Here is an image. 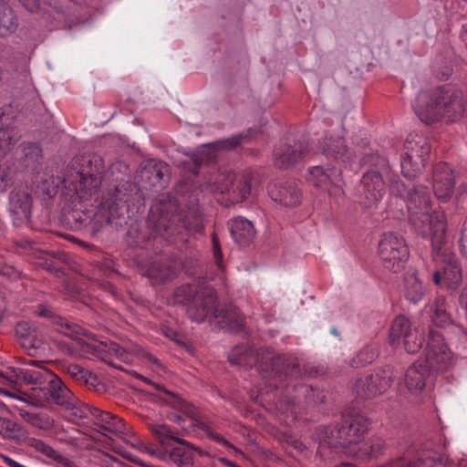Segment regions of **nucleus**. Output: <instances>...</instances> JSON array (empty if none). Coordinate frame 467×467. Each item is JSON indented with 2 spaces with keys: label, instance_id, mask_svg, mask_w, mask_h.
Wrapping results in <instances>:
<instances>
[{
  "label": "nucleus",
  "instance_id": "f3484780",
  "mask_svg": "<svg viewBox=\"0 0 467 467\" xmlns=\"http://www.w3.org/2000/svg\"><path fill=\"white\" fill-rule=\"evenodd\" d=\"M269 194L273 201L285 207H295L302 201V191L296 182H275L269 186Z\"/></svg>",
  "mask_w": 467,
  "mask_h": 467
},
{
  "label": "nucleus",
  "instance_id": "ddd939ff",
  "mask_svg": "<svg viewBox=\"0 0 467 467\" xmlns=\"http://www.w3.org/2000/svg\"><path fill=\"white\" fill-rule=\"evenodd\" d=\"M394 369L390 365L374 368L371 373L356 380L354 391L361 399H373L385 393L392 385Z\"/></svg>",
  "mask_w": 467,
  "mask_h": 467
},
{
  "label": "nucleus",
  "instance_id": "c9c22d12",
  "mask_svg": "<svg viewBox=\"0 0 467 467\" xmlns=\"http://www.w3.org/2000/svg\"><path fill=\"white\" fill-rule=\"evenodd\" d=\"M170 175V167L163 161L155 162L153 165L144 168L141 176L147 177L152 186L161 185Z\"/></svg>",
  "mask_w": 467,
  "mask_h": 467
},
{
  "label": "nucleus",
  "instance_id": "7c9ffc66",
  "mask_svg": "<svg viewBox=\"0 0 467 467\" xmlns=\"http://www.w3.org/2000/svg\"><path fill=\"white\" fill-rule=\"evenodd\" d=\"M19 416L31 426L47 431L53 428L55 420L46 412H35L25 408H17Z\"/></svg>",
  "mask_w": 467,
  "mask_h": 467
},
{
  "label": "nucleus",
  "instance_id": "9d476101",
  "mask_svg": "<svg viewBox=\"0 0 467 467\" xmlns=\"http://www.w3.org/2000/svg\"><path fill=\"white\" fill-rule=\"evenodd\" d=\"M378 254L383 266L393 273H399L404 268L410 255L404 238L392 232L382 234L378 245Z\"/></svg>",
  "mask_w": 467,
  "mask_h": 467
},
{
  "label": "nucleus",
  "instance_id": "b1692460",
  "mask_svg": "<svg viewBox=\"0 0 467 467\" xmlns=\"http://www.w3.org/2000/svg\"><path fill=\"white\" fill-rule=\"evenodd\" d=\"M10 210L16 219L28 221L31 214L32 197L24 189H15L10 192Z\"/></svg>",
  "mask_w": 467,
  "mask_h": 467
},
{
  "label": "nucleus",
  "instance_id": "603ef678",
  "mask_svg": "<svg viewBox=\"0 0 467 467\" xmlns=\"http://www.w3.org/2000/svg\"><path fill=\"white\" fill-rule=\"evenodd\" d=\"M212 241H213V252L215 263L219 267H222L223 253H222L219 238L217 237V235L215 234H213Z\"/></svg>",
  "mask_w": 467,
  "mask_h": 467
},
{
  "label": "nucleus",
  "instance_id": "c03bdc74",
  "mask_svg": "<svg viewBox=\"0 0 467 467\" xmlns=\"http://www.w3.org/2000/svg\"><path fill=\"white\" fill-rule=\"evenodd\" d=\"M401 342L408 353L414 354L421 348L424 338L422 334L415 328L409 333Z\"/></svg>",
  "mask_w": 467,
  "mask_h": 467
},
{
  "label": "nucleus",
  "instance_id": "c85d7f7f",
  "mask_svg": "<svg viewBox=\"0 0 467 467\" xmlns=\"http://www.w3.org/2000/svg\"><path fill=\"white\" fill-rule=\"evenodd\" d=\"M214 318L218 320L222 328H227L233 332H239L244 327L245 318L234 306H228L217 311Z\"/></svg>",
  "mask_w": 467,
  "mask_h": 467
},
{
  "label": "nucleus",
  "instance_id": "a18cd8bd",
  "mask_svg": "<svg viewBox=\"0 0 467 467\" xmlns=\"http://www.w3.org/2000/svg\"><path fill=\"white\" fill-rule=\"evenodd\" d=\"M66 409L70 410L72 411V414L77 418L90 419L91 420H93L95 412H97L96 407L83 403L80 400H78L76 397L73 405Z\"/></svg>",
  "mask_w": 467,
  "mask_h": 467
},
{
  "label": "nucleus",
  "instance_id": "423d86ee",
  "mask_svg": "<svg viewBox=\"0 0 467 467\" xmlns=\"http://www.w3.org/2000/svg\"><path fill=\"white\" fill-rule=\"evenodd\" d=\"M409 219L415 230L423 237L434 235L433 243L439 244L446 232L443 216L432 212L431 196L429 188L422 184H413L407 194Z\"/></svg>",
  "mask_w": 467,
  "mask_h": 467
},
{
  "label": "nucleus",
  "instance_id": "cd10ccee",
  "mask_svg": "<svg viewBox=\"0 0 467 467\" xmlns=\"http://www.w3.org/2000/svg\"><path fill=\"white\" fill-rule=\"evenodd\" d=\"M92 421L101 431L114 435H120L126 431L125 422L121 418L109 411L101 410L99 408H97V412H95Z\"/></svg>",
  "mask_w": 467,
  "mask_h": 467
},
{
  "label": "nucleus",
  "instance_id": "3c124183",
  "mask_svg": "<svg viewBox=\"0 0 467 467\" xmlns=\"http://www.w3.org/2000/svg\"><path fill=\"white\" fill-rule=\"evenodd\" d=\"M88 370L78 364H69L67 372L76 380H83Z\"/></svg>",
  "mask_w": 467,
  "mask_h": 467
},
{
  "label": "nucleus",
  "instance_id": "0eeeda50",
  "mask_svg": "<svg viewBox=\"0 0 467 467\" xmlns=\"http://www.w3.org/2000/svg\"><path fill=\"white\" fill-rule=\"evenodd\" d=\"M369 425V420L363 415L345 417L340 423L323 429L320 445L345 448L350 444L358 443L363 439Z\"/></svg>",
  "mask_w": 467,
  "mask_h": 467
},
{
  "label": "nucleus",
  "instance_id": "bb28decb",
  "mask_svg": "<svg viewBox=\"0 0 467 467\" xmlns=\"http://www.w3.org/2000/svg\"><path fill=\"white\" fill-rule=\"evenodd\" d=\"M20 149L19 163L26 170L36 171L43 160V150L40 145L36 142H22Z\"/></svg>",
  "mask_w": 467,
  "mask_h": 467
},
{
  "label": "nucleus",
  "instance_id": "9b49d317",
  "mask_svg": "<svg viewBox=\"0 0 467 467\" xmlns=\"http://www.w3.org/2000/svg\"><path fill=\"white\" fill-rule=\"evenodd\" d=\"M252 174L249 171L242 173H220L210 185L213 192L227 195L230 203L244 201L251 193Z\"/></svg>",
  "mask_w": 467,
  "mask_h": 467
},
{
  "label": "nucleus",
  "instance_id": "864d4df0",
  "mask_svg": "<svg viewBox=\"0 0 467 467\" xmlns=\"http://www.w3.org/2000/svg\"><path fill=\"white\" fill-rule=\"evenodd\" d=\"M173 409L176 410L177 411H179L180 413L170 412V413H168L167 418L171 421L177 423L180 426H182L183 429H185V425L183 423L186 421V419H188L190 421H191V419L189 417H187L182 410H180L176 408H173Z\"/></svg>",
  "mask_w": 467,
  "mask_h": 467
},
{
  "label": "nucleus",
  "instance_id": "72a5a7b5",
  "mask_svg": "<svg viewBox=\"0 0 467 467\" xmlns=\"http://www.w3.org/2000/svg\"><path fill=\"white\" fill-rule=\"evenodd\" d=\"M404 295L409 301L414 304L422 299L424 287L416 274L408 273L404 276Z\"/></svg>",
  "mask_w": 467,
  "mask_h": 467
},
{
  "label": "nucleus",
  "instance_id": "f8f14e48",
  "mask_svg": "<svg viewBox=\"0 0 467 467\" xmlns=\"http://www.w3.org/2000/svg\"><path fill=\"white\" fill-rule=\"evenodd\" d=\"M429 238L431 244L433 259L440 261L442 265L444 285L449 289L455 290L462 281V269L459 259L451 251L450 245L445 239V233L442 234L441 242L437 244L433 243L434 235Z\"/></svg>",
  "mask_w": 467,
  "mask_h": 467
},
{
  "label": "nucleus",
  "instance_id": "473e14b6",
  "mask_svg": "<svg viewBox=\"0 0 467 467\" xmlns=\"http://www.w3.org/2000/svg\"><path fill=\"white\" fill-rule=\"evenodd\" d=\"M431 321L440 327H444L451 323V317L447 312L446 301L443 296H437L428 310Z\"/></svg>",
  "mask_w": 467,
  "mask_h": 467
},
{
  "label": "nucleus",
  "instance_id": "1a4fd4ad",
  "mask_svg": "<svg viewBox=\"0 0 467 467\" xmlns=\"http://www.w3.org/2000/svg\"><path fill=\"white\" fill-rule=\"evenodd\" d=\"M404 150L400 161L401 172L405 178L412 180L425 166L431 148L427 138L414 133L408 136Z\"/></svg>",
  "mask_w": 467,
  "mask_h": 467
},
{
  "label": "nucleus",
  "instance_id": "79ce46f5",
  "mask_svg": "<svg viewBox=\"0 0 467 467\" xmlns=\"http://www.w3.org/2000/svg\"><path fill=\"white\" fill-rule=\"evenodd\" d=\"M389 182V192L391 194L401 198L405 202L407 201V194L410 193L412 186L406 185L401 180H400L399 176L396 174H390L387 176Z\"/></svg>",
  "mask_w": 467,
  "mask_h": 467
},
{
  "label": "nucleus",
  "instance_id": "39448f33",
  "mask_svg": "<svg viewBox=\"0 0 467 467\" xmlns=\"http://www.w3.org/2000/svg\"><path fill=\"white\" fill-rule=\"evenodd\" d=\"M147 226L150 234L168 243L187 242L191 232L202 230V226L189 221L185 212L179 209L175 200H160L150 207Z\"/></svg>",
  "mask_w": 467,
  "mask_h": 467
},
{
  "label": "nucleus",
  "instance_id": "58836bf2",
  "mask_svg": "<svg viewBox=\"0 0 467 467\" xmlns=\"http://www.w3.org/2000/svg\"><path fill=\"white\" fill-rule=\"evenodd\" d=\"M389 467H446L441 461L433 458L418 459L411 462L407 458H399L391 462Z\"/></svg>",
  "mask_w": 467,
  "mask_h": 467
},
{
  "label": "nucleus",
  "instance_id": "20e7f679",
  "mask_svg": "<svg viewBox=\"0 0 467 467\" xmlns=\"http://www.w3.org/2000/svg\"><path fill=\"white\" fill-rule=\"evenodd\" d=\"M135 192L136 186L130 182L109 187L103 192L100 203L92 216L88 213L75 210L68 214L67 220L75 222L76 226L88 227L90 234L96 236L104 226L121 223L117 220L124 218L128 211L127 203Z\"/></svg>",
  "mask_w": 467,
  "mask_h": 467
},
{
  "label": "nucleus",
  "instance_id": "6ab92c4d",
  "mask_svg": "<svg viewBox=\"0 0 467 467\" xmlns=\"http://www.w3.org/2000/svg\"><path fill=\"white\" fill-rule=\"evenodd\" d=\"M170 400H171L170 402L172 403L176 409L182 410L187 417L191 419V427H196L203 431L209 438L217 441L218 443L236 450L234 445H232L227 440H225L220 434L213 432L206 423L201 420L197 410L192 404L185 400H179L172 396L170 398Z\"/></svg>",
  "mask_w": 467,
  "mask_h": 467
},
{
  "label": "nucleus",
  "instance_id": "4468645a",
  "mask_svg": "<svg viewBox=\"0 0 467 467\" xmlns=\"http://www.w3.org/2000/svg\"><path fill=\"white\" fill-rule=\"evenodd\" d=\"M431 371H444L451 368L453 362L451 352L443 341L441 334L430 329L428 335L425 360L422 361Z\"/></svg>",
  "mask_w": 467,
  "mask_h": 467
},
{
  "label": "nucleus",
  "instance_id": "13d9d810",
  "mask_svg": "<svg viewBox=\"0 0 467 467\" xmlns=\"http://www.w3.org/2000/svg\"><path fill=\"white\" fill-rule=\"evenodd\" d=\"M15 244H16V246L21 247L24 250L32 249L34 246L33 242L28 241V240H24V239L16 240V241H15Z\"/></svg>",
  "mask_w": 467,
  "mask_h": 467
},
{
  "label": "nucleus",
  "instance_id": "4be33fe9",
  "mask_svg": "<svg viewBox=\"0 0 467 467\" xmlns=\"http://www.w3.org/2000/svg\"><path fill=\"white\" fill-rule=\"evenodd\" d=\"M322 151L327 159L342 162L349 161L355 156L354 151L348 148L344 138L340 136H326L322 141Z\"/></svg>",
  "mask_w": 467,
  "mask_h": 467
},
{
  "label": "nucleus",
  "instance_id": "680f3d73",
  "mask_svg": "<svg viewBox=\"0 0 467 467\" xmlns=\"http://www.w3.org/2000/svg\"><path fill=\"white\" fill-rule=\"evenodd\" d=\"M5 309H6V303H5V296L0 294V322L3 319Z\"/></svg>",
  "mask_w": 467,
  "mask_h": 467
},
{
  "label": "nucleus",
  "instance_id": "dca6fc26",
  "mask_svg": "<svg viewBox=\"0 0 467 467\" xmlns=\"http://www.w3.org/2000/svg\"><path fill=\"white\" fill-rule=\"evenodd\" d=\"M433 191L438 200L447 202L451 197L455 176L451 167L445 163L436 164L433 170Z\"/></svg>",
  "mask_w": 467,
  "mask_h": 467
},
{
  "label": "nucleus",
  "instance_id": "8fccbe9b",
  "mask_svg": "<svg viewBox=\"0 0 467 467\" xmlns=\"http://www.w3.org/2000/svg\"><path fill=\"white\" fill-rule=\"evenodd\" d=\"M13 179V170L6 162L0 161V192L6 190Z\"/></svg>",
  "mask_w": 467,
  "mask_h": 467
},
{
  "label": "nucleus",
  "instance_id": "338daca9",
  "mask_svg": "<svg viewBox=\"0 0 467 467\" xmlns=\"http://www.w3.org/2000/svg\"><path fill=\"white\" fill-rule=\"evenodd\" d=\"M7 413H10V410L3 401L0 400V414H7Z\"/></svg>",
  "mask_w": 467,
  "mask_h": 467
},
{
  "label": "nucleus",
  "instance_id": "052dcab7",
  "mask_svg": "<svg viewBox=\"0 0 467 467\" xmlns=\"http://www.w3.org/2000/svg\"><path fill=\"white\" fill-rule=\"evenodd\" d=\"M433 281L436 285H444L443 273L441 274L440 271H435L433 273Z\"/></svg>",
  "mask_w": 467,
  "mask_h": 467
},
{
  "label": "nucleus",
  "instance_id": "a211bd4d",
  "mask_svg": "<svg viewBox=\"0 0 467 467\" xmlns=\"http://www.w3.org/2000/svg\"><path fill=\"white\" fill-rule=\"evenodd\" d=\"M306 145L301 141L294 144L280 143L274 151L275 165L280 169H287L305 157Z\"/></svg>",
  "mask_w": 467,
  "mask_h": 467
},
{
  "label": "nucleus",
  "instance_id": "09e8293b",
  "mask_svg": "<svg viewBox=\"0 0 467 467\" xmlns=\"http://www.w3.org/2000/svg\"><path fill=\"white\" fill-rule=\"evenodd\" d=\"M250 136H252V130L227 138L220 141V144L222 148L230 150L240 145L244 140H246Z\"/></svg>",
  "mask_w": 467,
  "mask_h": 467
},
{
  "label": "nucleus",
  "instance_id": "a19ab883",
  "mask_svg": "<svg viewBox=\"0 0 467 467\" xmlns=\"http://www.w3.org/2000/svg\"><path fill=\"white\" fill-rule=\"evenodd\" d=\"M57 324L60 325L62 328H65V331H63V333L66 336L77 340L82 348H86V349L89 348V345L84 343L79 338V336L87 335V331L84 328H82L81 327H79L78 325H77L75 323H70L68 320L62 318V317H59Z\"/></svg>",
  "mask_w": 467,
  "mask_h": 467
},
{
  "label": "nucleus",
  "instance_id": "6e6d98bb",
  "mask_svg": "<svg viewBox=\"0 0 467 467\" xmlns=\"http://www.w3.org/2000/svg\"><path fill=\"white\" fill-rule=\"evenodd\" d=\"M83 381L85 382V384L92 386L94 388H97L99 385L98 377L92 374L90 371H88Z\"/></svg>",
  "mask_w": 467,
  "mask_h": 467
},
{
  "label": "nucleus",
  "instance_id": "c756f323",
  "mask_svg": "<svg viewBox=\"0 0 467 467\" xmlns=\"http://www.w3.org/2000/svg\"><path fill=\"white\" fill-rule=\"evenodd\" d=\"M337 171L336 168L325 170L323 166H314L308 170L306 182L317 189L327 190Z\"/></svg>",
  "mask_w": 467,
  "mask_h": 467
},
{
  "label": "nucleus",
  "instance_id": "2f4dec72",
  "mask_svg": "<svg viewBox=\"0 0 467 467\" xmlns=\"http://www.w3.org/2000/svg\"><path fill=\"white\" fill-rule=\"evenodd\" d=\"M411 325L405 316H398L392 322L389 330V343L392 347L397 348L409 333H410Z\"/></svg>",
  "mask_w": 467,
  "mask_h": 467
},
{
  "label": "nucleus",
  "instance_id": "bf43d9fd",
  "mask_svg": "<svg viewBox=\"0 0 467 467\" xmlns=\"http://www.w3.org/2000/svg\"><path fill=\"white\" fill-rule=\"evenodd\" d=\"M109 350L116 354L118 357H122L125 350L117 343L111 342L109 345Z\"/></svg>",
  "mask_w": 467,
  "mask_h": 467
},
{
  "label": "nucleus",
  "instance_id": "774afa93",
  "mask_svg": "<svg viewBox=\"0 0 467 467\" xmlns=\"http://www.w3.org/2000/svg\"><path fill=\"white\" fill-rule=\"evenodd\" d=\"M38 315H39L40 317H50V315H51V311H50V310H48V309H47V308H43V309H41V310L38 312Z\"/></svg>",
  "mask_w": 467,
  "mask_h": 467
},
{
  "label": "nucleus",
  "instance_id": "aec40b11",
  "mask_svg": "<svg viewBox=\"0 0 467 467\" xmlns=\"http://www.w3.org/2000/svg\"><path fill=\"white\" fill-rule=\"evenodd\" d=\"M15 334L30 356H33L42 344L37 326L34 322L25 320L17 322L15 326Z\"/></svg>",
  "mask_w": 467,
  "mask_h": 467
},
{
  "label": "nucleus",
  "instance_id": "f03ea898",
  "mask_svg": "<svg viewBox=\"0 0 467 467\" xmlns=\"http://www.w3.org/2000/svg\"><path fill=\"white\" fill-rule=\"evenodd\" d=\"M8 378L16 383L35 385L27 402L37 408L53 403L69 408L75 401V395L62 379L39 362L30 359L21 367H11Z\"/></svg>",
  "mask_w": 467,
  "mask_h": 467
},
{
  "label": "nucleus",
  "instance_id": "412c9836",
  "mask_svg": "<svg viewBox=\"0 0 467 467\" xmlns=\"http://www.w3.org/2000/svg\"><path fill=\"white\" fill-rule=\"evenodd\" d=\"M176 442L168 452L170 462L177 467H193L195 452L202 455V451L183 439H176Z\"/></svg>",
  "mask_w": 467,
  "mask_h": 467
},
{
  "label": "nucleus",
  "instance_id": "4c0bfd02",
  "mask_svg": "<svg viewBox=\"0 0 467 467\" xmlns=\"http://www.w3.org/2000/svg\"><path fill=\"white\" fill-rule=\"evenodd\" d=\"M149 275L156 281L166 282L175 276V268L167 262H153L149 268Z\"/></svg>",
  "mask_w": 467,
  "mask_h": 467
},
{
  "label": "nucleus",
  "instance_id": "a878e982",
  "mask_svg": "<svg viewBox=\"0 0 467 467\" xmlns=\"http://www.w3.org/2000/svg\"><path fill=\"white\" fill-rule=\"evenodd\" d=\"M228 225L233 239L240 245L249 244L255 236L256 232L253 223L244 217L230 220Z\"/></svg>",
  "mask_w": 467,
  "mask_h": 467
},
{
  "label": "nucleus",
  "instance_id": "0e129e2a",
  "mask_svg": "<svg viewBox=\"0 0 467 467\" xmlns=\"http://www.w3.org/2000/svg\"><path fill=\"white\" fill-rule=\"evenodd\" d=\"M457 192H458L459 195L467 193V183H465V182L461 183L457 189Z\"/></svg>",
  "mask_w": 467,
  "mask_h": 467
},
{
  "label": "nucleus",
  "instance_id": "69168bd1",
  "mask_svg": "<svg viewBox=\"0 0 467 467\" xmlns=\"http://www.w3.org/2000/svg\"><path fill=\"white\" fill-rule=\"evenodd\" d=\"M220 462H222L223 465L225 466H228V467H235V463L229 461L228 459L226 458H220L219 459Z\"/></svg>",
  "mask_w": 467,
  "mask_h": 467
},
{
  "label": "nucleus",
  "instance_id": "5fc2aeb1",
  "mask_svg": "<svg viewBox=\"0 0 467 467\" xmlns=\"http://www.w3.org/2000/svg\"><path fill=\"white\" fill-rule=\"evenodd\" d=\"M26 10L29 12H36L40 7L39 0H18Z\"/></svg>",
  "mask_w": 467,
  "mask_h": 467
},
{
  "label": "nucleus",
  "instance_id": "e2e57ef3",
  "mask_svg": "<svg viewBox=\"0 0 467 467\" xmlns=\"http://www.w3.org/2000/svg\"><path fill=\"white\" fill-rule=\"evenodd\" d=\"M192 161L194 163L195 169H198L202 163V158L197 154H194L192 156Z\"/></svg>",
  "mask_w": 467,
  "mask_h": 467
},
{
  "label": "nucleus",
  "instance_id": "37998d69",
  "mask_svg": "<svg viewBox=\"0 0 467 467\" xmlns=\"http://www.w3.org/2000/svg\"><path fill=\"white\" fill-rule=\"evenodd\" d=\"M378 357V350L373 346H366L359 350L352 360L353 367H364L372 363Z\"/></svg>",
  "mask_w": 467,
  "mask_h": 467
},
{
  "label": "nucleus",
  "instance_id": "f704fd0d",
  "mask_svg": "<svg viewBox=\"0 0 467 467\" xmlns=\"http://www.w3.org/2000/svg\"><path fill=\"white\" fill-rule=\"evenodd\" d=\"M26 431L24 428L5 417V414H0V436L4 439L20 441L26 437Z\"/></svg>",
  "mask_w": 467,
  "mask_h": 467
},
{
  "label": "nucleus",
  "instance_id": "f257e3e1",
  "mask_svg": "<svg viewBox=\"0 0 467 467\" xmlns=\"http://www.w3.org/2000/svg\"><path fill=\"white\" fill-rule=\"evenodd\" d=\"M257 370L270 389H284V399L288 405L306 403L311 406L325 402L323 391L294 382L302 375V370L299 359L293 354L265 356L258 362Z\"/></svg>",
  "mask_w": 467,
  "mask_h": 467
},
{
  "label": "nucleus",
  "instance_id": "5701e85b",
  "mask_svg": "<svg viewBox=\"0 0 467 467\" xmlns=\"http://www.w3.org/2000/svg\"><path fill=\"white\" fill-rule=\"evenodd\" d=\"M430 375V368L422 361L414 362L405 373V385L408 390L413 394L420 393Z\"/></svg>",
  "mask_w": 467,
  "mask_h": 467
},
{
  "label": "nucleus",
  "instance_id": "393cba45",
  "mask_svg": "<svg viewBox=\"0 0 467 467\" xmlns=\"http://www.w3.org/2000/svg\"><path fill=\"white\" fill-rule=\"evenodd\" d=\"M70 184L79 198H87L100 186L101 177L98 173L78 171L76 173V180H72Z\"/></svg>",
  "mask_w": 467,
  "mask_h": 467
},
{
  "label": "nucleus",
  "instance_id": "e433bc0d",
  "mask_svg": "<svg viewBox=\"0 0 467 467\" xmlns=\"http://www.w3.org/2000/svg\"><path fill=\"white\" fill-rule=\"evenodd\" d=\"M18 23L13 10L6 5L5 0H0V36L16 31Z\"/></svg>",
  "mask_w": 467,
  "mask_h": 467
},
{
  "label": "nucleus",
  "instance_id": "2eb2a0df",
  "mask_svg": "<svg viewBox=\"0 0 467 467\" xmlns=\"http://www.w3.org/2000/svg\"><path fill=\"white\" fill-rule=\"evenodd\" d=\"M216 295L213 290L197 292L187 304V315L192 321L201 323L206 318H214L217 314Z\"/></svg>",
  "mask_w": 467,
  "mask_h": 467
},
{
  "label": "nucleus",
  "instance_id": "6e6552de",
  "mask_svg": "<svg viewBox=\"0 0 467 467\" xmlns=\"http://www.w3.org/2000/svg\"><path fill=\"white\" fill-rule=\"evenodd\" d=\"M363 161L373 167L363 174L359 190L364 204L370 207L380 201L385 193L383 176L389 175V164L385 157L379 154L367 155Z\"/></svg>",
  "mask_w": 467,
  "mask_h": 467
},
{
  "label": "nucleus",
  "instance_id": "de8ad7c7",
  "mask_svg": "<svg viewBox=\"0 0 467 467\" xmlns=\"http://www.w3.org/2000/svg\"><path fill=\"white\" fill-rule=\"evenodd\" d=\"M140 379L149 385H151L152 387H154L157 390L161 391V394L159 396V399L164 402L165 404L171 406V408H175V406L171 403L170 401H171V400H170V398H171V396L179 400H183L182 398H180L178 395H176L175 393L168 390L167 389H165L163 386L161 385H159V384H156L154 382H152L150 379L144 377V376H140Z\"/></svg>",
  "mask_w": 467,
  "mask_h": 467
},
{
  "label": "nucleus",
  "instance_id": "4d7b16f0",
  "mask_svg": "<svg viewBox=\"0 0 467 467\" xmlns=\"http://www.w3.org/2000/svg\"><path fill=\"white\" fill-rule=\"evenodd\" d=\"M3 460L8 467H23L25 464L24 462L12 459L8 456H4Z\"/></svg>",
  "mask_w": 467,
  "mask_h": 467
},
{
  "label": "nucleus",
  "instance_id": "49530a36",
  "mask_svg": "<svg viewBox=\"0 0 467 467\" xmlns=\"http://www.w3.org/2000/svg\"><path fill=\"white\" fill-rule=\"evenodd\" d=\"M18 140L19 136L13 130L5 128L0 130V150L4 153L8 152Z\"/></svg>",
  "mask_w": 467,
  "mask_h": 467
},
{
  "label": "nucleus",
  "instance_id": "7ed1b4c3",
  "mask_svg": "<svg viewBox=\"0 0 467 467\" xmlns=\"http://www.w3.org/2000/svg\"><path fill=\"white\" fill-rule=\"evenodd\" d=\"M465 109L466 99L463 92L451 84L421 91L413 103L415 114L425 124L441 120L455 122L463 117Z\"/></svg>",
  "mask_w": 467,
  "mask_h": 467
},
{
  "label": "nucleus",
  "instance_id": "ea45409f",
  "mask_svg": "<svg viewBox=\"0 0 467 467\" xmlns=\"http://www.w3.org/2000/svg\"><path fill=\"white\" fill-rule=\"evenodd\" d=\"M149 429L163 445L169 444L170 441H176V439H178L176 437L178 432L165 423H151L149 424Z\"/></svg>",
  "mask_w": 467,
  "mask_h": 467
}]
</instances>
